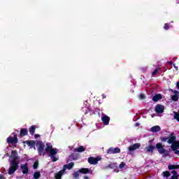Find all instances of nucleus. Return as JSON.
<instances>
[{"mask_svg":"<svg viewBox=\"0 0 179 179\" xmlns=\"http://www.w3.org/2000/svg\"><path fill=\"white\" fill-rule=\"evenodd\" d=\"M45 145H44L43 143H39V145L38 146V155L39 156H45V153H44V151L45 152L48 153V157H50L52 162H56L57 160H59V158L56 157V154H57V148H52V146L47 143V147L44 148Z\"/></svg>","mask_w":179,"mask_h":179,"instance_id":"nucleus-1","label":"nucleus"},{"mask_svg":"<svg viewBox=\"0 0 179 179\" xmlns=\"http://www.w3.org/2000/svg\"><path fill=\"white\" fill-rule=\"evenodd\" d=\"M10 155L12 156V161H10V163L9 164V169L8 170V174L12 175L18 170V154L17 153V150H12L10 152Z\"/></svg>","mask_w":179,"mask_h":179,"instance_id":"nucleus-2","label":"nucleus"},{"mask_svg":"<svg viewBox=\"0 0 179 179\" xmlns=\"http://www.w3.org/2000/svg\"><path fill=\"white\" fill-rule=\"evenodd\" d=\"M73 166V162H70L69 164L64 165L62 170L55 174V179H61L62 178V175L64 174V171H65L66 170H71Z\"/></svg>","mask_w":179,"mask_h":179,"instance_id":"nucleus-3","label":"nucleus"},{"mask_svg":"<svg viewBox=\"0 0 179 179\" xmlns=\"http://www.w3.org/2000/svg\"><path fill=\"white\" fill-rule=\"evenodd\" d=\"M175 137H171L169 141H168V144L171 145V150L173 151H177V150H179V141H176Z\"/></svg>","mask_w":179,"mask_h":179,"instance_id":"nucleus-4","label":"nucleus"},{"mask_svg":"<svg viewBox=\"0 0 179 179\" xmlns=\"http://www.w3.org/2000/svg\"><path fill=\"white\" fill-rule=\"evenodd\" d=\"M14 137L9 136L6 138V143L10 145H17L18 143V138H17V134L15 133H12Z\"/></svg>","mask_w":179,"mask_h":179,"instance_id":"nucleus-5","label":"nucleus"},{"mask_svg":"<svg viewBox=\"0 0 179 179\" xmlns=\"http://www.w3.org/2000/svg\"><path fill=\"white\" fill-rule=\"evenodd\" d=\"M156 149H157V152H159V154H165V157L168 156V153L166 152V150L164 149V145H162V143H157L156 144Z\"/></svg>","mask_w":179,"mask_h":179,"instance_id":"nucleus-6","label":"nucleus"},{"mask_svg":"<svg viewBox=\"0 0 179 179\" xmlns=\"http://www.w3.org/2000/svg\"><path fill=\"white\" fill-rule=\"evenodd\" d=\"M100 160H101V157L100 156H97V157H90L88 158V163H90V164L96 165Z\"/></svg>","mask_w":179,"mask_h":179,"instance_id":"nucleus-7","label":"nucleus"},{"mask_svg":"<svg viewBox=\"0 0 179 179\" xmlns=\"http://www.w3.org/2000/svg\"><path fill=\"white\" fill-rule=\"evenodd\" d=\"M121 152V150H120V148H110L109 149H108L106 153H108V155H115V154H118Z\"/></svg>","mask_w":179,"mask_h":179,"instance_id":"nucleus-8","label":"nucleus"},{"mask_svg":"<svg viewBox=\"0 0 179 179\" xmlns=\"http://www.w3.org/2000/svg\"><path fill=\"white\" fill-rule=\"evenodd\" d=\"M155 111L157 114L164 113V106L161 104L156 105V106L155 107Z\"/></svg>","mask_w":179,"mask_h":179,"instance_id":"nucleus-9","label":"nucleus"},{"mask_svg":"<svg viewBox=\"0 0 179 179\" xmlns=\"http://www.w3.org/2000/svg\"><path fill=\"white\" fill-rule=\"evenodd\" d=\"M140 147H141V144L136 143L134 145L129 146L128 150H129V152H131L136 150L137 149H139Z\"/></svg>","mask_w":179,"mask_h":179,"instance_id":"nucleus-10","label":"nucleus"},{"mask_svg":"<svg viewBox=\"0 0 179 179\" xmlns=\"http://www.w3.org/2000/svg\"><path fill=\"white\" fill-rule=\"evenodd\" d=\"M105 170H108V169H113L115 171L117 169H118V164L117 163H110L108 164V166H105Z\"/></svg>","mask_w":179,"mask_h":179,"instance_id":"nucleus-11","label":"nucleus"},{"mask_svg":"<svg viewBox=\"0 0 179 179\" xmlns=\"http://www.w3.org/2000/svg\"><path fill=\"white\" fill-rule=\"evenodd\" d=\"M78 172L79 173H82V174H92V171L90 170L88 168H82L80 169H79V171H76Z\"/></svg>","mask_w":179,"mask_h":179,"instance_id":"nucleus-12","label":"nucleus"},{"mask_svg":"<svg viewBox=\"0 0 179 179\" xmlns=\"http://www.w3.org/2000/svg\"><path fill=\"white\" fill-rule=\"evenodd\" d=\"M174 133H171L170 134V136L168 137H160L159 139L161 140V141L162 142H166L168 143V141H170V139L173 137L176 138V136H173ZM177 141H176V140H174V143H176Z\"/></svg>","mask_w":179,"mask_h":179,"instance_id":"nucleus-13","label":"nucleus"},{"mask_svg":"<svg viewBox=\"0 0 179 179\" xmlns=\"http://www.w3.org/2000/svg\"><path fill=\"white\" fill-rule=\"evenodd\" d=\"M110 118L107 115H104L101 117V122H103V125L107 126L109 124Z\"/></svg>","mask_w":179,"mask_h":179,"instance_id":"nucleus-14","label":"nucleus"},{"mask_svg":"<svg viewBox=\"0 0 179 179\" xmlns=\"http://www.w3.org/2000/svg\"><path fill=\"white\" fill-rule=\"evenodd\" d=\"M20 169H21V172H22L23 174H27V173H29V167L27 166V163L21 165Z\"/></svg>","mask_w":179,"mask_h":179,"instance_id":"nucleus-15","label":"nucleus"},{"mask_svg":"<svg viewBox=\"0 0 179 179\" xmlns=\"http://www.w3.org/2000/svg\"><path fill=\"white\" fill-rule=\"evenodd\" d=\"M161 99H162V95L161 94H157L155 95V96H153V98L152 99L153 102H157Z\"/></svg>","mask_w":179,"mask_h":179,"instance_id":"nucleus-16","label":"nucleus"},{"mask_svg":"<svg viewBox=\"0 0 179 179\" xmlns=\"http://www.w3.org/2000/svg\"><path fill=\"white\" fill-rule=\"evenodd\" d=\"M85 150H86V148H85V147H83V146H80L79 148H74L73 152H78V153H82V152H85Z\"/></svg>","mask_w":179,"mask_h":179,"instance_id":"nucleus-17","label":"nucleus"},{"mask_svg":"<svg viewBox=\"0 0 179 179\" xmlns=\"http://www.w3.org/2000/svg\"><path fill=\"white\" fill-rule=\"evenodd\" d=\"M27 129H21L20 130V137H24L27 135Z\"/></svg>","mask_w":179,"mask_h":179,"instance_id":"nucleus-18","label":"nucleus"},{"mask_svg":"<svg viewBox=\"0 0 179 179\" xmlns=\"http://www.w3.org/2000/svg\"><path fill=\"white\" fill-rule=\"evenodd\" d=\"M24 143H26L27 146L30 148H35V141H26L24 142Z\"/></svg>","mask_w":179,"mask_h":179,"instance_id":"nucleus-19","label":"nucleus"},{"mask_svg":"<svg viewBox=\"0 0 179 179\" xmlns=\"http://www.w3.org/2000/svg\"><path fill=\"white\" fill-rule=\"evenodd\" d=\"M150 131H152V132H153V133H157L159 131H161V127L159 126H155V127H152L151 129H150Z\"/></svg>","mask_w":179,"mask_h":179,"instance_id":"nucleus-20","label":"nucleus"},{"mask_svg":"<svg viewBox=\"0 0 179 179\" xmlns=\"http://www.w3.org/2000/svg\"><path fill=\"white\" fill-rule=\"evenodd\" d=\"M36 129V127H35V125H32L30 127V128H29V130H27V131H29L30 135H34V134H35Z\"/></svg>","mask_w":179,"mask_h":179,"instance_id":"nucleus-21","label":"nucleus"},{"mask_svg":"<svg viewBox=\"0 0 179 179\" xmlns=\"http://www.w3.org/2000/svg\"><path fill=\"white\" fill-rule=\"evenodd\" d=\"M155 150V146L150 145L145 148V150L150 153H153V150Z\"/></svg>","mask_w":179,"mask_h":179,"instance_id":"nucleus-22","label":"nucleus"},{"mask_svg":"<svg viewBox=\"0 0 179 179\" xmlns=\"http://www.w3.org/2000/svg\"><path fill=\"white\" fill-rule=\"evenodd\" d=\"M179 169V165H168V170Z\"/></svg>","mask_w":179,"mask_h":179,"instance_id":"nucleus-23","label":"nucleus"},{"mask_svg":"<svg viewBox=\"0 0 179 179\" xmlns=\"http://www.w3.org/2000/svg\"><path fill=\"white\" fill-rule=\"evenodd\" d=\"M171 174H173V176H171V179H178L179 176L177 174L176 171H171Z\"/></svg>","mask_w":179,"mask_h":179,"instance_id":"nucleus-24","label":"nucleus"},{"mask_svg":"<svg viewBox=\"0 0 179 179\" xmlns=\"http://www.w3.org/2000/svg\"><path fill=\"white\" fill-rule=\"evenodd\" d=\"M39 178H41V173L39 171L34 173V179H38Z\"/></svg>","mask_w":179,"mask_h":179,"instance_id":"nucleus-25","label":"nucleus"},{"mask_svg":"<svg viewBox=\"0 0 179 179\" xmlns=\"http://www.w3.org/2000/svg\"><path fill=\"white\" fill-rule=\"evenodd\" d=\"M159 71H161V68H156V69H155L153 72H152V76H157Z\"/></svg>","mask_w":179,"mask_h":179,"instance_id":"nucleus-26","label":"nucleus"},{"mask_svg":"<svg viewBox=\"0 0 179 179\" xmlns=\"http://www.w3.org/2000/svg\"><path fill=\"white\" fill-rule=\"evenodd\" d=\"M69 160H78V157H76L75 154H71L69 156Z\"/></svg>","mask_w":179,"mask_h":179,"instance_id":"nucleus-27","label":"nucleus"},{"mask_svg":"<svg viewBox=\"0 0 179 179\" xmlns=\"http://www.w3.org/2000/svg\"><path fill=\"white\" fill-rule=\"evenodd\" d=\"M164 178H169L170 177V171H165L162 173Z\"/></svg>","mask_w":179,"mask_h":179,"instance_id":"nucleus-28","label":"nucleus"},{"mask_svg":"<svg viewBox=\"0 0 179 179\" xmlns=\"http://www.w3.org/2000/svg\"><path fill=\"white\" fill-rule=\"evenodd\" d=\"M171 100L173 101H177L179 100V97L177 95H171Z\"/></svg>","mask_w":179,"mask_h":179,"instance_id":"nucleus-29","label":"nucleus"},{"mask_svg":"<svg viewBox=\"0 0 179 179\" xmlns=\"http://www.w3.org/2000/svg\"><path fill=\"white\" fill-rule=\"evenodd\" d=\"M174 120L179 122V113L174 112Z\"/></svg>","mask_w":179,"mask_h":179,"instance_id":"nucleus-30","label":"nucleus"},{"mask_svg":"<svg viewBox=\"0 0 179 179\" xmlns=\"http://www.w3.org/2000/svg\"><path fill=\"white\" fill-rule=\"evenodd\" d=\"M73 177L76 179H78L79 178V172L78 171H75L73 173Z\"/></svg>","mask_w":179,"mask_h":179,"instance_id":"nucleus-31","label":"nucleus"},{"mask_svg":"<svg viewBox=\"0 0 179 179\" xmlns=\"http://www.w3.org/2000/svg\"><path fill=\"white\" fill-rule=\"evenodd\" d=\"M164 29L168 30L170 29V24L168 23H166L164 24Z\"/></svg>","mask_w":179,"mask_h":179,"instance_id":"nucleus-32","label":"nucleus"},{"mask_svg":"<svg viewBox=\"0 0 179 179\" xmlns=\"http://www.w3.org/2000/svg\"><path fill=\"white\" fill-rule=\"evenodd\" d=\"M38 161H36L34 163V166H33L34 170H36L38 169Z\"/></svg>","mask_w":179,"mask_h":179,"instance_id":"nucleus-33","label":"nucleus"},{"mask_svg":"<svg viewBox=\"0 0 179 179\" xmlns=\"http://www.w3.org/2000/svg\"><path fill=\"white\" fill-rule=\"evenodd\" d=\"M145 99V95L143 94H139V99L144 100Z\"/></svg>","mask_w":179,"mask_h":179,"instance_id":"nucleus-34","label":"nucleus"},{"mask_svg":"<svg viewBox=\"0 0 179 179\" xmlns=\"http://www.w3.org/2000/svg\"><path fill=\"white\" fill-rule=\"evenodd\" d=\"M124 166H125L124 162H121V164H120L119 165V168L120 169L124 168Z\"/></svg>","mask_w":179,"mask_h":179,"instance_id":"nucleus-35","label":"nucleus"},{"mask_svg":"<svg viewBox=\"0 0 179 179\" xmlns=\"http://www.w3.org/2000/svg\"><path fill=\"white\" fill-rule=\"evenodd\" d=\"M84 112H85V115L88 114V113H90V108H85Z\"/></svg>","mask_w":179,"mask_h":179,"instance_id":"nucleus-36","label":"nucleus"},{"mask_svg":"<svg viewBox=\"0 0 179 179\" xmlns=\"http://www.w3.org/2000/svg\"><path fill=\"white\" fill-rule=\"evenodd\" d=\"M168 64L173 65V66H174V68L177 69V67L176 66V64H173L172 62H168Z\"/></svg>","mask_w":179,"mask_h":179,"instance_id":"nucleus-37","label":"nucleus"},{"mask_svg":"<svg viewBox=\"0 0 179 179\" xmlns=\"http://www.w3.org/2000/svg\"><path fill=\"white\" fill-rule=\"evenodd\" d=\"M174 151V154L179 155V150H173Z\"/></svg>","mask_w":179,"mask_h":179,"instance_id":"nucleus-38","label":"nucleus"},{"mask_svg":"<svg viewBox=\"0 0 179 179\" xmlns=\"http://www.w3.org/2000/svg\"><path fill=\"white\" fill-rule=\"evenodd\" d=\"M38 138H39V134H35V138L37 139Z\"/></svg>","mask_w":179,"mask_h":179,"instance_id":"nucleus-39","label":"nucleus"},{"mask_svg":"<svg viewBox=\"0 0 179 179\" xmlns=\"http://www.w3.org/2000/svg\"><path fill=\"white\" fill-rule=\"evenodd\" d=\"M83 179H90V177L85 176H83Z\"/></svg>","mask_w":179,"mask_h":179,"instance_id":"nucleus-40","label":"nucleus"},{"mask_svg":"<svg viewBox=\"0 0 179 179\" xmlns=\"http://www.w3.org/2000/svg\"><path fill=\"white\" fill-rule=\"evenodd\" d=\"M176 86L178 87V89H179V83H176Z\"/></svg>","mask_w":179,"mask_h":179,"instance_id":"nucleus-41","label":"nucleus"},{"mask_svg":"<svg viewBox=\"0 0 179 179\" xmlns=\"http://www.w3.org/2000/svg\"><path fill=\"white\" fill-rule=\"evenodd\" d=\"M174 94H179V92L174 91Z\"/></svg>","mask_w":179,"mask_h":179,"instance_id":"nucleus-42","label":"nucleus"},{"mask_svg":"<svg viewBox=\"0 0 179 179\" xmlns=\"http://www.w3.org/2000/svg\"><path fill=\"white\" fill-rule=\"evenodd\" d=\"M0 179H3V175H0Z\"/></svg>","mask_w":179,"mask_h":179,"instance_id":"nucleus-43","label":"nucleus"},{"mask_svg":"<svg viewBox=\"0 0 179 179\" xmlns=\"http://www.w3.org/2000/svg\"><path fill=\"white\" fill-rule=\"evenodd\" d=\"M101 96L103 97V99L106 98V96H104V94H101Z\"/></svg>","mask_w":179,"mask_h":179,"instance_id":"nucleus-44","label":"nucleus"},{"mask_svg":"<svg viewBox=\"0 0 179 179\" xmlns=\"http://www.w3.org/2000/svg\"><path fill=\"white\" fill-rule=\"evenodd\" d=\"M153 141L152 140H151V141H148V143H152Z\"/></svg>","mask_w":179,"mask_h":179,"instance_id":"nucleus-45","label":"nucleus"},{"mask_svg":"<svg viewBox=\"0 0 179 179\" xmlns=\"http://www.w3.org/2000/svg\"><path fill=\"white\" fill-rule=\"evenodd\" d=\"M127 155H130V152H127Z\"/></svg>","mask_w":179,"mask_h":179,"instance_id":"nucleus-46","label":"nucleus"},{"mask_svg":"<svg viewBox=\"0 0 179 179\" xmlns=\"http://www.w3.org/2000/svg\"><path fill=\"white\" fill-rule=\"evenodd\" d=\"M178 113H179V110H178Z\"/></svg>","mask_w":179,"mask_h":179,"instance_id":"nucleus-47","label":"nucleus"}]
</instances>
